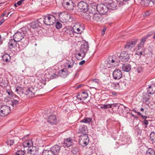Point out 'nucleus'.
Here are the masks:
<instances>
[{"label": "nucleus", "instance_id": "nucleus-23", "mask_svg": "<svg viewBox=\"0 0 155 155\" xmlns=\"http://www.w3.org/2000/svg\"><path fill=\"white\" fill-rule=\"evenodd\" d=\"M34 90L32 88H28L26 91L24 93V94L27 97H31L34 96Z\"/></svg>", "mask_w": 155, "mask_h": 155}, {"label": "nucleus", "instance_id": "nucleus-64", "mask_svg": "<svg viewBox=\"0 0 155 155\" xmlns=\"http://www.w3.org/2000/svg\"><path fill=\"white\" fill-rule=\"evenodd\" d=\"M112 106L114 107H116L117 106L119 107V106H118V104H112Z\"/></svg>", "mask_w": 155, "mask_h": 155}, {"label": "nucleus", "instance_id": "nucleus-38", "mask_svg": "<svg viewBox=\"0 0 155 155\" xmlns=\"http://www.w3.org/2000/svg\"><path fill=\"white\" fill-rule=\"evenodd\" d=\"M112 104H103L100 107L104 109H107L108 108H111L112 107Z\"/></svg>", "mask_w": 155, "mask_h": 155}, {"label": "nucleus", "instance_id": "nucleus-7", "mask_svg": "<svg viewBox=\"0 0 155 155\" xmlns=\"http://www.w3.org/2000/svg\"><path fill=\"white\" fill-rule=\"evenodd\" d=\"M88 97V94L87 91H83L80 94H78L76 97L77 101L79 103L84 104L86 103L84 101Z\"/></svg>", "mask_w": 155, "mask_h": 155}, {"label": "nucleus", "instance_id": "nucleus-61", "mask_svg": "<svg viewBox=\"0 0 155 155\" xmlns=\"http://www.w3.org/2000/svg\"><path fill=\"white\" fill-rule=\"evenodd\" d=\"M25 143L26 144V145H27V146L29 147H31V146H30V143H29V142H25Z\"/></svg>", "mask_w": 155, "mask_h": 155}, {"label": "nucleus", "instance_id": "nucleus-4", "mask_svg": "<svg viewBox=\"0 0 155 155\" xmlns=\"http://www.w3.org/2000/svg\"><path fill=\"white\" fill-rule=\"evenodd\" d=\"M27 34H28V32L26 31L25 30V28H21L14 34L13 38L18 42H19L23 38L24 36Z\"/></svg>", "mask_w": 155, "mask_h": 155}, {"label": "nucleus", "instance_id": "nucleus-11", "mask_svg": "<svg viewBox=\"0 0 155 155\" xmlns=\"http://www.w3.org/2000/svg\"><path fill=\"white\" fill-rule=\"evenodd\" d=\"M91 13L93 15L92 18L93 20H96L97 18V4L94 2L91 3Z\"/></svg>", "mask_w": 155, "mask_h": 155}, {"label": "nucleus", "instance_id": "nucleus-53", "mask_svg": "<svg viewBox=\"0 0 155 155\" xmlns=\"http://www.w3.org/2000/svg\"><path fill=\"white\" fill-rule=\"evenodd\" d=\"M74 62L73 61H72V63H71L70 64H68V67L69 68H72L74 65Z\"/></svg>", "mask_w": 155, "mask_h": 155}, {"label": "nucleus", "instance_id": "nucleus-40", "mask_svg": "<svg viewBox=\"0 0 155 155\" xmlns=\"http://www.w3.org/2000/svg\"><path fill=\"white\" fill-rule=\"evenodd\" d=\"M55 27L56 28L59 29L62 28V25L59 21H57L55 24Z\"/></svg>", "mask_w": 155, "mask_h": 155}, {"label": "nucleus", "instance_id": "nucleus-45", "mask_svg": "<svg viewBox=\"0 0 155 155\" xmlns=\"http://www.w3.org/2000/svg\"><path fill=\"white\" fill-rule=\"evenodd\" d=\"M8 94L11 97H13L14 94L9 90H7L6 91Z\"/></svg>", "mask_w": 155, "mask_h": 155}, {"label": "nucleus", "instance_id": "nucleus-49", "mask_svg": "<svg viewBox=\"0 0 155 155\" xmlns=\"http://www.w3.org/2000/svg\"><path fill=\"white\" fill-rule=\"evenodd\" d=\"M149 99V98L148 97L145 96L143 98V101L145 103H147L148 102Z\"/></svg>", "mask_w": 155, "mask_h": 155}, {"label": "nucleus", "instance_id": "nucleus-56", "mask_svg": "<svg viewBox=\"0 0 155 155\" xmlns=\"http://www.w3.org/2000/svg\"><path fill=\"white\" fill-rule=\"evenodd\" d=\"M72 139L71 138H68L66 139V140H64V141L65 142H68L70 143H72Z\"/></svg>", "mask_w": 155, "mask_h": 155}, {"label": "nucleus", "instance_id": "nucleus-36", "mask_svg": "<svg viewBox=\"0 0 155 155\" xmlns=\"http://www.w3.org/2000/svg\"><path fill=\"white\" fill-rule=\"evenodd\" d=\"M28 40H27L24 41V42L21 41L20 42L19 45L21 46L23 48H25L28 45Z\"/></svg>", "mask_w": 155, "mask_h": 155}, {"label": "nucleus", "instance_id": "nucleus-27", "mask_svg": "<svg viewBox=\"0 0 155 155\" xmlns=\"http://www.w3.org/2000/svg\"><path fill=\"white\" fill-rule=\"evenodd\" d=\"M122 69L124 71L128 72L131 69V65L128 64H124L122 66Z\"/></svg>", "mask_w": 155, "mask_h": 155}, {"label": "nucleus", "instance_id": "nucleus-18", "mask_svg": "<svg viewBox=\"0 0 155 155\" xmlns=\"http://www.w3.org/2000/svg\"><path fill=\"white\" fill-rule=\"evenodd\" d=\"M61 147L58 144L54 145L51 147L50 150L54 155H57L59 153Z\"/></svg>", "mask_w": 155, "mask_h": 155}, {"label": "nucleus", "instance_id": "nucleus-22", "mask_svg": "<svg viewBox=\"0 0 155 155\" xmlns=\"http://www.w3.org/2000/svg\"><path fill=\"white\" fill-rule=\"evenodd\" d=\"M137 41V40H135L134 41H131L127 42L125 45V48L126 50H131L135 46Z\"/></svg>", "mask_w": 155, "mask_h": 155}, {"label": "nucleus", "instance_id": "nucleus-20", "mask_svg": "<svg viewBox=\"0 0 155 155\" xmlns=\"http://www.w3.org/2000/svg\"><path fill=\"white\" fill-rule=\"evenodd\" d=\"M41 18H40L38 19V21L33 22L30 24V26L31 28L33 29L38 28L40 27V25L41 24Z\"/></svg>", "mask_w": 155, "mask_h": 155}, {"label": "nucleus", "instance_id": "nucleus-51", "mask_svg": "<svg viewBox=\"0 0 155 155\" xmlns=\"http://www.w3.org/2000/svg\"><path fill=\"white\" fill-rule=\"evenodd\" d=\"M107 28L106 27H104L101 32V35H104L105 32L106 31Z\"/></svg>", "mask_w": 155, "mask_h": 155}, {"label": "nucleus", "instance_id": "nucleus-35", "mask_svg": "<svg viewBox=\"0 0 155 155\" xmlns=\"http://www.w3.org/2000/svg\"><path fill=\"white\" fill-rule=\"evenodd\" d=\"M92 120V118L90 117H86L81 121V122L86 124H89Z\"/></svg>", "mask_w": 155, "mask_h": 155}, {"label": "nucleus", "instance_id": "nucleus-9", "mask_svg": "<svg viewBox=\"0 0 155 155\" xmlns=\"http://www.w3.org/2000/svg\"><path fill=\"white\" fill-rule=\"evenodd\" d=\"M108 11L107 5L104 3L97 4V12L101 15L105 14Z\"/></svg>", "mask_w": 155, "mask_h": 155}, {"label": "nucleus", "instance_id": "nucleus-29", "mask_svg": "<svg viewBox=\"0 0 155 155\" xmlns=\"http://www.w3.org/2000/svg\"><path fill=\"white\" fill-rule=\"evenodd\" d=\"M2 60L4 62H10L11 60V57L9 54L5 53L2 57Z\"/></svg>", "mask_w": 155, "mask_h": 155}, {"label": "nucleus", "instance_id": "nucleus-41", "mask_svg": "<svg viewBox=\"0 0 155 155\" xmlns=\"http://www.w3.org/2000/svg\"><path fill=\"white\" fill-rule=\"evenodd\" d=\"M112 86L114 89H118L120 87V85L119 83H113L112 84Z\"/></svg>", "mask_w": 155, "mask_h": 155}, {"label": "nucleus", "instance_id": "nucleus-33", "mask_svg": "<svg viewBox=\"0 0 155 155\" xmlns=\"http://www.w3.org/2000/svg\"><path fill=\"white\" fill-rule=\"evenodd\" d=\"M145 155H155V150L149 148L147 150Z\"/></svg>", "mask_w": 155, "mask_h": 155}, {"label": "nucleus", "instance_id": "nucleus-46", "mask_svg": "<svg viewBox=\"0 0 155 155\" xmlns=\"http://www.w3.org/2000/svg\"><path fill=\"white\" fill-rule=\"evenodd\" d=\"M137 70L139 73H140L143 71V68L141 66H139Z\"/></svg>", "mask_w": 155, "mask_h": 155}, {"label": "nucleus", "instance_id": "nucleus-28", "mask_svg": "<svg viewBox=\"0 0 155 155\" xmlns=\"http://www.w3.org/2000/svg\"><path fill=\"white\" fill-rule=\"evenodd\" d=\"M155 92V85L153 84L149 86L147 89L148 93L150 94H152L154 93Z\"/></svg>", "mask_w": 155, "mask_h": 155}, {"label": "nucleus", "instance_id": "nucleus-47", "mask_svg": "<svg viewBox=\"0 0 155 155\" xmlns=\"http://www.w3.org/2000/svg\"><path fill=\"white\" fill-rule=\"evenodd\" d=\"M58 77V74H57L55 73L53 74L52 75H51L50 77V78L51 79H54Z\"/></svg>", "mask_w": 155, "mask_h": 155}, {"label": "nucleus", "instance_id": "nucleus-10", "mask_svg": "<svg viewBox=\"0 0 155 155\" xmlns=\"http://www.w3.org/2000/svg\"><path fill=\"white\" fill-rule=\"evenodd\" d=\"M10 111V107L9 106L4 105L0 108V116L2 117L7 116Z\"/></svg>", "mask_w": 155, "mask_h": 155}, {"label": "nucleus", "instance_id": "nucleus-17", "mask_svg": "<svg viewBox=\"0 0 155 155\" xmlns=\"http://www.w3.org/2000/svg\"><path fill=\"white\" fill-rule=\"evenodd\" d=\"M65 34H67L68 35H69L72 36L74 35V29L72 27L70 26H67L64 28L62 30Z\"/></svg>", "mask_w": 155, "mask_h": 155}, {"label": "nucleus", "instance_id": "nucleus-19", "mask_svg": "<svg viewBox=\"0 0 155 155\" xmlns=\"http://www.w3.org/2000/svg\"><path fill=\"white\" fill-rule=\"evenodd\" d=\"M153 34V32H151L150 33L148 34L147 36H145L141 39L138 45V49L142 48L143 47L144 44L146 41L147 39L150 36L152 35Z\"/></svg>", "mask_w": 155, "mask_h": 155}, {"label": "nucleus", "instance_id": "nucleus-21", "mask_svg": "<svg viewBox=\"0 0 155 155\" xmlns=\"http://www.w3.org/2000/svg\"><path fill=\"white\" fill-rule=\"evenodd\" d=\"M78 130V133H81L82 134L84 133L87 134L88 131L87 126L83 124L80 125Z\"/></svg>", "mask_w": 155, "mask_h": 155}, {"label": "nucleus", "instance_id": "nucleus-50", "mask_svg": "<svg viewBox=\"0 0 155 155\" xmlns=\"http://www.w3.org/2000/svg\"><path fill=\"white\" fill-rule=\"evenodd\" d=\"M25 0H20L19 1L16 3V4L18 5H20L22 4V2Z\"/></svg>", "mask_w": 155, "mask_h": 155}, {"label": "nucleus", "instance_id": "nucleus-63", "mask_svg": "<svg viewBox=\"0 0 155 155\" xmlns=\"http://www.w3.org/2000/svg\"><path fill=\"white\" fill-rule=\"evenodd\" d=\"M82 86H83V84H80V85H78L76 87V88L77 89H78V88H79L81 87Z\"/></svg>", "mask_w": 155, "mask_h": 155}, {"label": "nucleus", "instance_id": "nucleus-2", "mask_svg": "<svg viewBox=\"0 0 155 155\" xmlns=\"http://www.w3.org/2000/svg\"><path fill=\"white\" fill-rule=\"evenodd\" d=\"M88 42L85 41L82 43L80 49L77 51L75 54V57L78 60H82L85 56L88 50Z\"/></svg>", "mask_w": 155, "mask_h": 155}, {"label": "nucleus", "instance_id": "nucleus-44", "mask_svg": "<svg viewBox=\"0 0 155 155\" xmlns=\"http://www.w3.org/2000/svg\"><path fill=\"white\" fill-rule=\"evenodd\" d=\"M143 125L144 126V128H147V127L148 125L149 124V123L148 120H145L143 121L142 122Z\"/></svg>", "mask_w": 155, "mask_h": 155}, {"label": "nucleus", "instance_id": "nucleus-60", "mask_svg": "<svg viewBox=\"0 0 155 155\" xmlns=\"http://www.w3.org/2000/svg\"><path fill=\"white\" fill-rule=\"evenodd\" d=\"M85 62V60H82L79 63V64L80 65H82V64H84V63Z\"/></svg>", "mask_w": 155, "mask_h": 155}, {"label": "nucleus", "instance_id": "nucleus-15", "mask_svg": "<svg viewBox=\"0 0 155 155\" xmlns=\"http://www.w3.org/2000/svg\"><path fill=\"white\" fill-rule=\"evenodd\" d=\"M112 75L114 79H120L122 76V72L120 69L116 68L113 72Z\"/></svg>", "mask_w": 155, "mask_h": 155}, {"label": "nucleus", "instance_id": "nucleus-37", "mask_svg": "<svg viewBox=\"0 0 155 155\" xmlns=\"http://www.w3.org/2000/svg\"><path fill=\"white\" fill-rule=\"evenodd\" d=\"M42 155H54L49 150H44L42 153Z\"/></svg>", "mask_w": 155, "mask_h": 155}, {"label": "nucleus", "instance_id": "nucleus-52", "mask_svg": "<svg viewBox=\"0 0 155 155\" xmlns=\"http://www.w3.org/2000/svg\"><path fill=\"white\" fill-rule=\"evenodd\" d=\"M92 84H94L97 83V79H92L91 81Z\"/></svg>", "mask_w": 155, "mask_h": 155}, {"label": "nucleus", "instance_id": "nucleus-5", "mask_svg": "<svg viewBox=\"0 0 155 155\" xmlns=\"http://www.w3.org/2000/svg\"><path fill=\"white\" fill-rule=\"evenodd\" d=\"M59 16V18L62 20L64 22L70 21L72 20V17L70 14H65L63 12L57 13V15Z\"/></svg>", "mask_w": 155, "mask_h": 155}, {"label": "nucleus", "instance_id": "nucleus-6", "mask_svg": "<svg viewBox=\"0 0 155 155\" xmlns=\"http://www.w3.org/2000/svg\"><path fill=\"white\" fill-rule=\"evenodd\" d=\"M89 138L87 134L84 133L80 136L79 143L82 146H86L88 144Z\"/></svg>", "mask_w": 155, "mask_h": 155}, {"label": "nucleus", "instance_id": "nucleus-3", "mask_svg": "<svg viewBox=\"0 0 155 155\" xmlns=\"http://www.w3.org/2000/svg\"><path fill=\"white\" fill-rule=\"evenodd\" d=\"M52 14H48L44 16L42 19V22L47 25L50 26L53 25L55 23L56 16L57 12L53 13Z\"/></svg>", "mask_w": 155, "mask_h": 155}, {"label": "nucleus", "instance_id": "nucleus-8", "mask_svg": "<svg viewBox=\"0 0 155 155\" xmlns=\"http://www.w3.org/2000/svg\"><path fill=\"white\" fill-rule=\"evenodd\" d=\"M62 5L65 9L68 10H73L74 8L73 2L71 0H63Z\"/></svg>", "mask_w": 155, "mask_h": 155}, {"label": "nucleus", "instance_id": "nucleus-16", "mask_svg": "<svg viewBox=\"0 0 155 155\" xmlns=\"http://www.w3.org/2000/svg\"><path fill=\"white\" fill-rule=\"evenodd\" d=\"M16 152L15 155H24L25 153L24 147L21 145L18 146L15 148Z\"/></svg>", "mask_w": 155, "mask_h": 155}, {"label": "nucleus", "instance_id": "nucleus-42", "mask_svg": "<svg viewBox=\"0 0 155 155\" xmlns=\"http://www.w3.org/2000/svg\"><path fill=\"white\" fill-rule=\"evenodd\" d=\"M134 130L138 132V134H141V130L137 126H136L134 128Z\"/></svg>", "mask_w": 155, "mask_h": 155}, {"label": "nucleus", "instance_id": "nucleus-54", "mask_svg": "<svg viewBox=\"0 0 155 155\" xmlns=\"http://www.w3.org/2000/svg\"><path fill=\"white\" fill-rule=\"evenodd\" d=\"M77 31L75 32V33L81 34L82 32L79 28H77Z\"/></svg>", "mask_w": 155, "mask_h": 155}, {"label": "nucleus", "instance_id": "nucleus-43", "mask_svg": "<svg viewBox=\"0 0 155 155\" xmlns=\"http://www.w3.org/2000/svg\"><path fill=\"white\" fill-rule=\"evenodd\" d=\"M64 144L65 146L67 147H69L71 146L72 145V143H70L68 142H65L64 141Z\"/></svg>", "mask_w": 155, "mask_h": 155}, {"label": "nucleus", "instance_id": "nucleus-1", "mask_svg": "<svg viewBox=\"0 0 155 155\" xmlns=\"http://www.w3.org/2000/svg\"><path fill=\"white\" fill-rule=\"evenodd\" d=\"M119 62L120 60L117 56L114 55L109 56L105 61L106 66L103 64H101L99 68L100 71L103 73L104 75L105 74L106 77H108L109 74L107 72V68H109L117 65Z\"/></svg>", "mask_w": 155, "mask_h": 155}, {"label": "nucleus", "instance_id": "nucleus-48", "mask_svg": "<svg viewBox=\"0 0 155 155\" xmlns=\"http://www.w3.org/2000/svg\"><path fill=\"white\" fill-rule=\"evenodd\" d=\"M19 102V101H16L15 100H13V101H12V105L13 106L14 105H15L16 104H18Z\"/></svg>", "mask_w": 155, "mask_h": 155}, {"label": "nucleus", "instance_id": "nucleus-58", "mask_svg": "<svg viewBox=\"0 0 155 155\" xmlns=\"http://www.w3.org/2000/svg\"><path fill=\"white\" fill-rule=\"evenodd\" d=\"M77 25L76 24L75 25H74L73 27H72V28H73V29H74V33H75V32H76V31H75V30H77V27H76V26Z\"/></svg>", "mask_w": 155, "mask_h": 155}, {"label": "nucleus", "instance_id": "nucleus-31", "mask_svg": "<svg viewBox=\"0 0 155 155\" xmlns=\"http://www.w3.org/2000/svg\"><path fill=\"white\" fill-rule=\"evenodd\" d=\"M24 89L21 87L17 86L15 87V91L17 92V93L20 95L23 94H24Z\"/></svg>", "mask_w": 155, "mask_h": 155}, {"label": "nucleus", "instance_id": "nucleus-32", "mask_svg": "<svg viewBox=\"0 0 155 155\" xmlns=\"http://www.w3.org/2000/svg\"><path fill=\"white\" fill-rule=\"evenodd\" d=\"M150 2V0H141L140 3L144 6L147 7L149 6Z\"/></svg>", "mask_w": 155, "mask_h": 155}, {"label": "nucleus", "instance_id": "nucleus-12", "mask_svg": "<svg viewBox=\"0 0 155 155\" xmlns=\"http://www.w3.org/2000/svg\"><path fill=\"white\" fill-rule=\"evenodd\" d=\"M78 7L82 11L84 12H87L89 9L88 5L86 2L83 1H81L79 2L78 5Z\"/></svg>", "mask_w": 155, "mask_h": 155}, {"label": "nucleus", "instance_id": "nucleus-34", "mask_svg": "<svg viewBox=\"0 0 155 155\" xmlns=\"http://www.w3.org/2000/svg\"><path fill=\"white\" fill-rule=\"evenodd\" d=\"M150 140L152 141V143H155V132H152L150 135Z\"/></svg>", "mask_w": 155, "mask_h": 155}, {"label": "nucleus", "instance_id": "nucleus-59", "mask_svg": "<svg viewBox=\"0 0 155 155\" xmlns=\"http://www.w3.org/2000/svg\"><path fill=\"white\" fill-rule=\"evenodd\" d=\"M142 118H143V121H144L145 120H147L146 119H147V117L145 116H144V115H141V117Z\"/></svg>", "mask_w": 155, "mask_h": 155}, {"label": "nucleus", "instance_id": "nucleus-55", "mask_svg": "<svg viewBox=\"0 0 155 155\" xmlns=\"http://www.w3.org/2000/svg\"><path fill=\"white\" fill-rule=\"evenodd\" d=\"M104 1H105L106 2V3L107 4L111 3H112L113 2V0H104Z\"/></svg>", "mask_w": 155, "mask_h": 155}, {"label": "nucleus", "instance_id": "nucleus-24", "mask_svg": "<svg viewBox=\"0 0 155 155\" xmlns=\"http://www.w3.org/2000/svg\"><path fill=\"white\" fill-rule=\"evenodd\" d=\"M18 42L14 38L9 40L8 44V46L9 48L12 49L15 48L17 45Z\"/></svg>", "mask_w": 155, "mask_h": 155}, {"label": "nucleus", "instance_id": "nucleus-14", "mask_svg": "<svg viewBox=\"0 0 155 155\" xmlns=\"http://www.w3.org/2000/svg\"><path fill=\"white\" fill-rule=\"evenodd\" d=\"M129 55L128 53L126 51H122L120 54L119 58L120 61L123 62H127L129 59Z\"/></svg>", "mask_w": 155, "mask_h": 155}, {"label": "nucleus", "instance_id": "nucleus-13", "mask_svg": "<svg viewBox=\"0 0 155 155\" xmlns=\"http://www.w3.org/2000/svg\"><path fill=\"white\" fill-rule=\"evenodd\" d=\"M27 153L30 155H39V149L33 146L29 147L28 149Z\"/></svg>", "mask_w": 155, "mask_h": 155}, {"label": "nucleus", "instance_id": "nucleus-39", "mask_svg": "<svg viewBox=\"0 0 155 155\" xmlns=\"http://www.w3.org/2000/svg\"><path fill=\"white\" fill-rule=\"evenodd\" d=\"M6 143L7 144V145H9L11 146L14 143V141L13 140H11L9 139L7 140L6 142Z\"/></svg>", "mask_w": 155, "mask_h": 155}, {"label": "nucleus", "instance_id": "nucleus-57", "mask_svg": "<svg viewBox=\"0 0 155 155\" xmlns=\"http://www.w3.org/2000/svg\"><path fill=\"white\" fill-rule=\"evenodd\" d=\"M150 14V13L149 11H147L145 12L144 14L143 15L144 17H146L149 16Z\"/></svg>", "mask_w": 155, "mask_h": 155}, {"label": "nucleus", "instance_id": "nucleus-30", "mask_svg": "<svg viewBox=\"0 0 155 155\" xmlns=\"http://www.w3.org/2000/svg\"><path fill=\"white\" fill-rule=\"evenodd\" d=\"M107 6L108 7V10L109 9L114 10L116 9V4L113 2L111 3L107 4Z\"/></svg>", "mask_w": 155, "mask_h": 155}, {"label": "nucleus", "instance_id": "nucleus-26", "mask_svg": "<svg viewBox=\"0 0 155 155\" xmlns=\"http://www.w3.org/2000/svg\"><path fill=\"white\" fill-rule=\"evenodd\" d=\"M57 118L55 115L50 116L48 120V122L52 125L56 124L57 122Z\"/></svg>", "mask_w": 155, "mask_h": 155}, {"label": "nucleus", "instance_id": "nucleus-25", "mask_svg": "<svg viewBox=\"0 0 155 155\" xmlns=\"http://www.w3.org/2000/svg\"><path fill=\"white\" fill-rule=\"evenodd\" d=\"M58 74L60 77L65 78L68 75V71L66 69L64 68L59 71Z\"/></svg>", "mask_w": 155, "mask_h": 155}, {"label": "nucleus", "instance_id": "nucleus-62", "mask_svg": "<svg viewBox=\"0 0 155 155\" xmlns=\"http://www.w3.org/2000/svg\"><path fill=\"white\" fill-rule=\"evenodd\" d=\"M5 19H3L0 21V26L2 24V23L4 21Z\"/></svg>", "mask_w": 155, "mask_h": 155}]
</instances>
